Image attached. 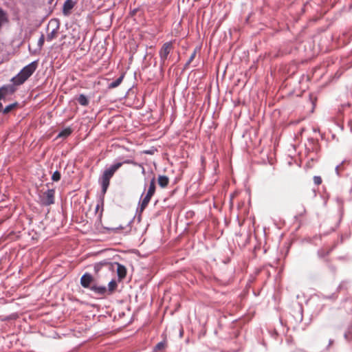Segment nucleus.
Returning a JSON list of instances; mask_svg holds the SVG:
<instances>
[{"label":"nucleus","mask_w":352,"mask_h":352,"mask_svg":"<svg viewBox=\"0 0 352 352\" xmlns=\"http://www.w3.org/2000/svg\"><path fill=\"white\" fill-rule=\"evenodd\" d=\"M173 49V43L171 42L165 43L160 51V56L162 61L164 63L167 59L168 54Z\"/></svg>","instance_id":"obj_5"},{"label":"nucleus","mask_w":352,"mask_h":352,"mask_svg":"<svg viewBox=\"0 0 352 352\" xmlns=\"http://www.w3.org/2000/svg\"><path fill=\"white\" fill-rule=\"evenodd\" d=\"M74 6V3L72 0H66L63 4V14L67 15Z\"/></svg>","instance_id":"obj_8"},{"label":"nucleus","mask_w":352,"mask_h":352,"mask_svg":"<svg viewBox=\"0 0 352 352\" xmlns=\"http://www.w3.org/2000/svg\"><path fill=\"white\" fill-rule=\"evenodd\" d=\"M72 130L69 127L66 128L58 133V138H67L72 133Z\"/></svg>","instance_id":"obj_14"},{"label":"nucleus","mask_w":352,"mask_h":352,"mask_svg":"<svg viewBox=\"0 0 352 352\" xmlns=\"http://www.w3.org/2000/svg\"><path fill=\"white\" fill-rule=\"evenodd\" d=\"M44 41H45V37H44V35L42 34L38 40V45L40 48H41L43 45V43H44Z\"/></svg>","instance_id":"obj_22"},{"label":"nucleus","mask_w":352,"mask_h":352,"mask_svg":"<svg viewBox=\"0 0 352 352\" xmlns=\"http://www.w3.org/2000/svg\"><path fill=\"white\" fill-rule=\"evenodd\" d=\"M17 105V103H13L11 104L8 105L6 108L3 109V113H8L10 112L12 109H14Z\"/></svg>","instance_id":"obj_17"},{"label":"nucleus","mask_w":352,"mask_h":352,"mask_svg":"<svg viewBox=\"0 0 352 352\" xmlns=\"http://www.w3.org/2000/svg\"><path fill=\"white\" fill-rule=\"evenodd\" d=\"M151 199V197H150L147 195H146V196L144 197V199H142V202L140 203V207L138 208V212L140 214L144 210V209L148 204Z\"/></svg>","instance_id":"obj_9"},{"label":"nucleus","mask_w":352,"mask_h":352,"mask_svg":"<svg viewBox=\"0 0 352 352\" xmlns=\"http://www.w3.org/2000/svg\"><path fill=\"white\" fill-rule=\"evenodd\" d=\"M319 254L322 256V252H319ZM324 255H322L323 256Z\"/></svg>","instance_id":"obj_27"},{"label":"nucleus","mask_w":352,"mask_h":352,"mask_svg":"<svg viewBox=\"0 0 352 352\" xmlns=\"http://www.w3.org/2000/svg\"><path fill=\"white\" fill-rule=\"evenodd\" d=\"M157 182L160 187L166 188L169 184V179L165 175H160Z\"/></svg>","instance_id":"obj_11"},{"label":"nucleus","mask_w":352,"mask_h":352,"mask_svg":"<svg viewBox=\"0 0 352 352\" xmlns=\"http://www.w3.org/2000/svg\"><path fill=\"white\" fill-rule=\"evenodd\" d=\"M123 80V76H120L118 79H116L115 81L112 82L109 84V88L113 89L117 87L122 82Z\"/></svg>","instance_id":"obj_16"},{"label":"nucleus","mask_w":352,"mask_h":352,"mask_svg":"<svg viewBox=\"0 0 352 352\" xmlns=\"http://www.w3.org/2000/svg\"><path fill=\"white\" fill-rule=\"evenodd\" d=\"M122 164H136L135 162H134L132 160H125Z\"/></svg>","instance_id":"obj_24"},{"label":"nucleus","mask_w":352,"mask_h":352,"mask_svg":"<svg viewBox=\"0 0 352 352\" xmlns=\"http://www.w3.org/2000/svg\"><path fill=\"white\" fill-rule=\"evenodd\" d=\"M166 346V344L164 342H159L154 349L155 351L163 350Z\"/></svg>","instance_id":"obj_19"},{"label":"nucleus","mask_w":352,"mask_h":352,"mask_svg":"<svg viewBox=\"0 0 352 352\" xmlns=\"http://www.w3.org/2000/svg\"><path fill=\"white\" fill-rule=\"evenodd\" d=\"M122 162H118L104 171L102 177L100 179L103 193L106 192L109 186L110 179L113 176L116 171L122 166Z\"/></svg>","instance_id":"obj_2"},{"label":"nucleus","mask_w":352,"mask_h":352,"mask_svg":"<svg viewBox=\"0 0 352 352\" xmlns=\"http://www.w3.org/2000/svg\"><path fill=\"white\" fill-rule=\"evenodd\" d=\"M78 102L82 106H87L89 104V100L84 94H80L78 98Z\"/></svg>","instance_id":"obj_15"},{"label":"nucleus","mask_w":352,"mask_h":352,"mask_svg":"<svg viewBox=\"0 0 352 352\" xmlns=\"http://www.w3.org/2000/svg\"><path fill=\"white\" fill-rule=\"evenodd\" d=\"M155 192V179L153 177L149 184V188L148 189L146 195L151 197L154 195Z\"/></svg>","instance_id":"obj_12"},{"label":"nucleus","mask_w":352,"mask_h":352,"mask_svg":"<svg viewBox=\"0 0 352 352\" xmlns=\"http://www.w3.org/2000/svg\"><path fill=\"white\" fill-rule=\"evenodd\" d=\"M117 265V273L120 279H122L126 276V270L125 267L120 263H116Z\"/></svg>","instance_id":"obj_10"},{"label":"nucleus","mask_w":352,"mask_h":352,"mask_svg":"<svg viewBox=\"0 0 352 352\" xmlns=\"http://www.w3.org/2000/svg\"><path fill=\"white\" fill-rule=\"evenodd\" d=\"M99 208H100V206H99V204H98L96 207V210L98 211L99 210Z\"/></svg>","instance_id":"obj_26"},{"label":"nucleus","mask_w":352,"mask_h":352,"mask_svg":"<svg viewBox=\"0 0 352 352\" xmlns=\"http://www.w3.org/2000/svg\"><path fill=\"white\" fill-rule=\"evenodd\" d=\"M60 179V173L56 170L55 171L53 174H52V179L54 181V182H58L59 181Z\"/></svg>","instance_id":"obj_20"},{"label":"nucleus","mask_w":352,"mask_h":352,"mask_svg":"<svg viewBox=\"0 0 352 352\" xmlns=\"http://www.w3.org/2000/svg\"><path fill=\"white\" fill-rule=\"evenodd\" d=\"M55 191L53 189H49L45 192L41 197V201L43 205L50 206L54 203Z\"/></svg>","instance_id":"obj_4"},{"label":"nucleus","mask_w":352,"mask_h":352,"mask_svg":"<svg viewBox=\"0 0 352 352\" xmlns=\"http://www.w3.org/2000/svg\"><path fill=\"white\" fill-rule=\"evenodd\" d=\"M15 89L12 85L3 86L0 88V100L4 98L8 95L14 92Z\"/></svg>","instance_id":"obj_7"},{"label":"nucleus","mask_w":352,"mask_h":352,"mask_svg":"<svg viewBox=\"0 0 352 352\" xmlns=\"http://www.w3.org/2000/svg\"><path fill=\"white\" fill-rule=\"evenodd\" d=\"M117 287V283L116 282V280H111L109 283V292L110 293H112Z\"/></svg>","instance_id":"obj_18"},{"label":"nucleus","mask_w":352,"mask_h":352,"mask_svg":"<svg viewBox=\"0 0 352 352\" xmlns=\"http://www.w3.org/2000/svg\"><path fill=\"white\" fill-rule=\"evenodd\" d=\"M196 56V50H195L192 54H191L190 57L189 58V60L188 61V64H189L190 63H191L192 61V60L195 58Z\"/></svg>","instance_id":"obj_23"},{"label":"nucleus","mask_w":352,"mask_h":352,"mask_svg":"<svg viewBox=\"0 0 352 352\" xmlns=\"http://www.w3.org/2000/svg\"><path fill=\"white\" fill-rule=\"evenodd\" d=\"M314 182L316 185L318 186L322 184V178L320 176H314Z\"/></svg>","instance_id":"obj_21"},{"label":"nucleus","mask_w":352,"mask_h":352,"mask_svg":"<svg viewBox=\"0 0 352 352\" xmlns=\"http://www.w3.org/2000/svg\"><path fill=\"white\" fill-rule=\"evenodd\" d=\"M3 105L1 104V102H0V112L3 111Z\"/></svg>","instance_id":"obj_25"},{"label":"nucleus","mask_w":352,"mask_h":352,"mask_svg":"<svg viewBox=\"0 0 352 352\" xmlns=\"http://www.w3.org/2000/svg\"><path fill=\"white\" fill-rule=\"evenodd\" d=\"M93 281V277L91 274L86 273L80 278V284L83 287L90 288Z\"/></svg>","instance_id":"obj_6"},{"label":"nucleus","mask_w":352,"mask_h":352,"mask_svg":"<svg viewBox=\"0 0 352 352\" xmlns=\"http://www.w3.org/2000/svg\"><path fill=\"white\" fill-rule=\"evenodd\" d=\"M37 62L34 61L26 65L22 70L14 77L12 78V82L15 85H20L25 82L28 78L32 75L37 67Z\"/></svg>","instance_id":"obj_1"},{"label":"nucleus","mask_w":352,"mask_h":352,"mask_svg":"<svg viewBox=\"0 0 352 352\" xmlns=\"http://www.w3.org/2000/svg\"><path fill=\"white\" fill-rule=\"evenodd\" d=\"M59 28L60 23L58 19H54L49 21L47 28V34L46 37L47 41H51L58 36Z\"/></svg>","instance_id":"obj_3"},{"label":"nucleus","mask_w":352,"mask_h":352,"mask_svg":"<svg viewBox=\"0 0 352 352\" xmlns=\"http://www.w3.org/2000/svg\"><path fill=\"white\" fill-rule=\"evenodd\" d=\"M90 289L96 294L103 295L107 292V289L104 286L92 285Z\"/></svg>","instance_id":"obj_13"}]
</instances>
